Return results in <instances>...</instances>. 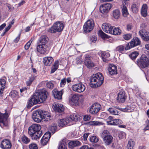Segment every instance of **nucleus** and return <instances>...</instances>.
Instances as JSON below:
<instances>
[{
  "label": "nucleus",
  "mask_w": 149,
  "mask_h": 149,
  "mask_svg": "<svg viewBox=\"0 0 149 149\" xmlns=\"http://www.w3.org/2000/svg\"><path fill=\"white\" fill-rule=\"evenodd\" d=\"M141 43V41L137 37H135L132 40V41L127 44L125 47V49L128 50L130 49L139 45Z\"/></svg>",
  "instance_id": "nucleus-8"
},
{
  "label": "nucleus",
  "mask_w": 149,
  "mask_h": 149,
  "mask_svg": "<svg viewBox=\"0 0 149 149\" xmlns=\"http://www.w3.org/2000/svg\"><path fill=\"white\" fill-rule=\"evenodd\" d=\"M98 34L102 38H107V35L102 30H100L98 32Z\"/></svg>",
  "instance_id": "nucleus-52"
},
{
  "label": "nucleus",
  "mask_w": 149,
  "mask_h": 149,
  "mask_svg": "<svg viewBox=\"0 0 149 149\" xmlns=\"http://www.w3.org/2000/svg\"><path fill=\"white\" fill-rule=\"evenodd\" d=\"M22 141L24 143L27 144L30 141V139L25 135H24L21 138Z\"/></svg>",
  "instance_id": "nucleus-44"
},
{
  "label": "nucleus",
  "mask_w": 149,
  "mask_h": 149,
  "mask_svg": "<svg viewBox=\"0 0 149 149\" xmlns=\"http://www.w3.org/2000/svg\"><path fill=\"white\" fill-rule=\"evenodd\" d=\"M84 63L85 65L88 68H91L94 66V63L91 61L88 58H86L85 60Z\"/></svg>",
  "instance_id": "nucleus-33"
},
{
  "label": "nucleus",
  "mask_w": 149,
  "mask_h": 149,
  "mask_svg": "<svg viewBox=\"0 0 149 149\" xmlns=\"http://www.w3.org/2000/svg\"><path fill=\"white\" fill-rule=\"evenodd\" d=\"M139 55V53L136 52H132L129 55L130 58L132 60L135 59Z\"/></svg>",
  "instance_id": "nucleus-47"
},
{
  "label": "nucleus",
  "mask_w": 149,
  "mask_h": 149,
  "mask_svg": "<svg viewBox=\"0 0 149 149\" xmlns=\"http://www.w3.org/2000/svg\"><path fill=\"white\" fill-rule=\"evenodd\" d=\"M49 141V140L48 139L42 138L40 141L41 144L43 146H45L47 144Z\"/></svg>",
  "instance_id": "nucleus-53"
},
{
  "label": "nucleus",
  "mask_w": 149,
  "mask_h": 149,
  "mask_svg": "<svg viewBox=\"0 0 149 149\" xmlns=\"http://www.w3.org/2000/svg\"><path fill=\"white\" fill-rule=\"evenodd\" d=\"M136 62L141 68H146L149 66V58L145 54H142L139 58L137 59Z\"/></svg>",
  "instance_id": "nucleus-3"
},
{
  "label": "nucleus",
  "mask_w": 149,
  "mask_h": 149,
  "mask_svg": "<svg viewBox=\"0 0 149 149\" xmlns=\"http://www.w3.org/2000/svg\"><path fill=\"white\" fill-rule=\"evenodd\" d=\"M121 33V31L118 28H115L113 26L112 29L110 33L115 35H119Z\"/></svg>",
  "instance_id": "nucleus-32"
},
{
  "label": "nucleus",
  "mask_w": 149,
  "mask_h": 149,
  "mask_svg": "<svg viewBox=\"0 0 149 149\" xmlns=\"http://www.w3.org/2000/svg\"><path fill=\"white\" fill-rule=\"evenodd\" d=\"M103 138L104 143L106 146L110 145L113 141V137L111 135L109 132L107 130H104L103 131L101 135Z\"/></svg>",
  "instance_id": "nucleus-5"
},
{
  "label": "nucleus",
  "mask_w": 149,
  "mask_h": 149,
  "mask_svg": "<svg viewBox=\"0 0 149 149\" xmlns=\"http://www.w3.org/2000/svg\"><path fill=\"white\" fill-rule=\"evenodd\" d=\"M104 79V77L100 73L93 74L90 79L91 86L93 88L100 86L103 83Z\"/></svg>",
  "instance_id": "nucleus-2"
},
{
  "label": "nucleus",
  "mask_w": 149,
  "mask_h": 149,
  "mask_svg": "<svg viewBox=\"0 0 149 149\" xmlns=\"http://www.w3.org/2000/svg\"><path fill=\"white\" fill-rule=\"evenodd\" d=\"M48 95V93L45 90L35 93V96H37L38 98V101L40 103H42L45 101Z\"/></svg>",
  "instance_id": "nucleus-7"
},
{
  "label": "nucleus",
  "mask_w": 149,
  "mask_h": 149,
  "mask_svg": "<svg viewBox=\"0 0 149 149\" xmlns=\"http://www.w3.org/2000/svg\"><path fill=\"white\" fill-rule=\"evenodd\" d=\"M113 17L116 19H117L120 15V11L118 9H116L113 11Z\"/></svg>",
  "instance_id": "nucleus-40"
},
{
  "label": "nucleus",
  "mask_w": 149,
  "mask_h": 149,
  "mask_svg": "<svg viewBox=\"0 0 149 149\" xmlns=\"http://www.w3.org/2000/svg\"><path fill=\"white\" fill-rule=\"evenodd\" d=\"M42 120L45 121H49L52 119L50 113L47 111L42 110Z\"/></svg>",
  "instance_id": "nucleus-26"
},
{
  "label": "nucleus",
  "mask_w": 149,
  "mask_h": 149,
  "mask_svg": "<svg viewBox=\"0 0 149 149\" xmlns=\"http://www.w3.org/2000/svg\"><path fill=\"white\" fill-rule=\"evenodd\" d=\"M71 120L69 118L61 119L58 120V125L59 127H63L69 124Z\"/></svg>",
  "instance_id": "nucleus-19"
},
{
  "label": "nucleus",
  "mask_w": 149,
  "mask_h": 149,
  "mask_svg": "<svg viewBox=\"0 0 149 149\" xmlns=\"http://www.w3.org/2000/svg\"><path fill=\"white\" fill-rule=\"evenodd\" d=\"M69 119L70 120H72L74 121H77L79 120L80 118L78 115L74 113L70 115V118Z\"/></svg>",
  "instance_id": "nucleus-39"
},
{
  "label": "nucleus",
  "mask_w": 149,
  "mask_h": 149,
  "mask_svg": "<svg viewBox=\"0 0 149 149\" xmlns=\"http://www.w3.org/2000/svg\"><path fill=\"white\" fill-rule=\"evenodd\" d=\"M118 136L120 139L125 138L126 136L125 133L122 131H119L118 133Z\"/></svg>",
  "instance_id": "nucleus-48"
},
{
  "label": "nucleus",
  "mask_w": 149,
  "mask_h": 149,
  "mask_svg": "<svg viewBox=\"0 0 149 149\" xmlns=\"http://www.w3.org/2000/svg\"><path fill=\"white\" fill-rule=\"evenodd\" d=\"M32 42V41L30 40L24 46L25 49L27 50L29 49Z\"/></svg>",
  "instance_id": "nucleus-59"
},
{
  "label": "nucleus",
  "mask_w": 149,
  "mask_h": 149,
  "mask_svg": "<svg viewBox=\"0 0 149 149\" xmlns=\"http://www.w3.org/2000/svg\"><path fill=\"white\" fill-rule=\"evenodd\" d=\"M97 37L94 36H92L90 37V40L92 42L95 43L97 40Z\"/></svg>",
  "instance_id": "nucleus-57"
},
{
  "label": "nucleus",
  "mask_w": 149,
  "mask_h": 149,
  "mask_svg": "<svg viewBox=\"0 0 149 149\" xmlns=\"http://www.w3.org/2000/svg\"><path fill=\"white\" fill-rule=\"evenodd\" d=\"M67 143L65 140H63L61 141L59 143L58 149H67Z\"/></svg>",
  "instance_id": "nucleus-37"
},
{
  "label": "nucleus",
  "mask_w": 149,
  "mask_h": 149,
  "mask_svg": "<svg viewBox=\"0 0 149 149\" xmlns=\"http://www.w3.org/2000/svg\"><path fill=\"white\" fill-rule=\"evenodd\" d=\"M54 61L53 58L52 57L47 56L43 58V62L45 65L50 66Z\"/></svg>",
  "instance_id": "nucleus-25"
},
{
  "label": "nucleus",
  "mask_w": 149,
  "mask_h": 149,
  "mask_svg": "<svg viewBox=\"0 0 149 149\" xmlns=\"http://www.w3.org/2000/svg\"><path fill=\"white\" fill-rule=\"evenodd\" d=\"M53 108L56 112L59 113L63 112L64 109L63 106L59 103L55 104L54 105H53Z\"/></svg>",
  "instance_id": "nucleus-20"
},
{
  "label": "nucleus",
  "mask_w": 149,
  "mask_h": 149,
  "mask_svg": "<svg viewBox=\"0 0 149 149\" xmlns=\"http://www.w3.org/2000/svg\"><path fill=\"white\" fill-rule=\"evenodd\" d=\"M79 149H93V148H89L88 146L84 145L81 147Z\"/></svg>",
  "instance_id": "nucleus-64"
},
{
  "label": "nucleus",
  "mask_w": 149,
  "mask_h": 149,
  "mask_svg": "<svg viewBox=\"0 0 149 149\" xmlns=\"http://www.w3.org/2000/svg\"><path fill=\"white\" fill-rule=\"evenodd\" d=\"M64 27V25L62 23L60 22H57L55 23L47 31L51 33L60 32L63 30Z\"/></svg>",
  "instance_id": "nucleus-4"
},
{
  "label": "nucleus",
  "mask_w": 149,
  "mask_h": 149,
  "mask_svg": "<svg viewBox=\"0 0 149 149\" xmlns=\"http://www.w3.org/2000/svg\"><path fill=\"white\" fill-rule=\"evenodd\" d=\"M11 27V25L9 24L8 26L5 29V31L3 33V34L2 35V36H3L5 33L10 29Z\"/></svg>",
  "instance_id": "nucleus-63"
},
{
  "label": "nucleus",
  "mask_w": 149,
  "mask_h": 149,
  "mask_svg": "<svg viewBox=\"0 0 149 149\" xmlns=\"http://www.w3.org/2000/svg\"><path fill=\"white\" fill-rule=\"evenodd\" d=\"M122 12L123 15L125 17H126L129 13L126 6L123 4L122 6Z\"/></svg>",
  "instance_id": "nucleus-38"
},
{
  "label": "nucleus",
  "mask_w": 149,
  "mask_h": 149,
  "mask_svg": "<svg viewBox=\"0 0 149 149\" xmlns=\"http://www.w3.org/2000/svg\"><path fill=\"white\" fill-rule=\"evenodd\" d=\"M47 46L45 45L38 44L37 47V49L39 53L44 54L46 51Z\"/></svg>",
  "instance_id": "nucleus-28"
},
{
  "label": "nucleus",
  "mask_w": 149,
  "mask_h": 149,
  "mask_svg": "<svg viewBox=\"0 0 149 149\" xmlns=\"http://www.w3.org/2000/svg\"><path fill=\"white\" fill-rule=\"evenodd\" d=\"M68 145L69 148H73L75 147L81 145V143L78 141H73L69 142Z\"/></svg>",
  "instance_id": "nucleus-31"
},
{
  "label": "nucleus",
  "mask_w": 149,
  "mask_h": 149,
  "mask_svg": "<svg viewBox=\"0 0 149 149\" xmlns=\"http://www.w3.org/2000/svg\"><path fill=\"white\" fill-rule=\"evenodd\" d=\"M101 106L98 103H94L89 108V111L91 114H97L100 110Z\"/></svg>",
  "instance_id": "nucleus-9"
},
{
  "label": "nucleus",
  "mask_w": 149,
  "mask_h": 149,
  "mask_svg": "<svg viewBox=\"0 0 149 149\" xmlns=\"http://www.w3.org/2000/svg\"><path fill=\"white\" fill-rule=\"evenodd\" d=\"M127 97L125 95V92L121 91L118 93L117 97V101L119 103H123L126 100Z\"/></svg>",
  "instance_id": "nucleus-14"
},
{
  "label": "nucleus",
  "mask_w": 149,
  "mask_h": 149,
  "mask_svg": "<svg viewBox=\"0 0 149 149\" xmlns=\"http://www.w3.org/2000/svg\"><path fill=\"white\" fill-rule=\"evenodd\" d=\"M57 129V127L56 126H51L50 128V130L53 133H54L55 131Z\"/></svg>",
  "instance_id": "nucleus-61"
},
{
  "label": "nucleus",
  "mask_w": 149,
  "mask_h": 149,
  "mask_svg": "<svg viewBox=\"0 0 149 149\" xmlns=\"http://www.w3.org/2000/svg\"><path fill=\"white\" fill-rule=\"evenodd\" d=\"M66 83V79L65 78H63L61 80L60 86L62 87H64Z\"/></svg>",
  "instance_id": "nucleus-55"
},
{
  "label": "nucleus",
  "mask_w": 149,
  "mask_h": 149,
  "mask_svg": "<svg viewBox=\"0 0 149 149\" xmlns=\"http://www.w3.org/2000/svg\"><path fill=\"white\" fill-rule=\"evenodd\" d=\"M52 93L55 98L58 100L62 99V95L63 93V90L59 91L54 89L52 91Z\"/></svg>",
  "instance_id": "nucleus-22"
},
{
  "label": "nucleus",
  "mask_w": 149,
  "mask_h": 149,
  "mask_svg": "<svg viewBox=\"0 0 149 149\" xmlns=\"http://www.w3.org/2000/svg\"><path fill=\"white\" fill-rule=\"evenodd\" d=\"M8 117L7 114L0 112V125L1 127L6 126L7 125V119Z\"/></svg>",
  "instance_id": "nucleus-12"
},
{
  "label": "nucleus",
  "mask_w": 149,
  "mask_h": 149,
  "mask_svg": "<svg viewBox=\"0 0 149 149\" xmlns=\"http://www.w3.org/2000/svg\"><path fill=\"white\" fill-rule=\"evenodd\" d=\"M110 3H106L102 5L100 7V12L102 13H108L112 7Z\"/></svg>",
  "instance_id": "nucleus-15"
},
{
  "label": "nucleus",
  "mask_w": 149,
  "mask_h": 149,
  "mask_svg": "<svg viewBox=\"0 0 149 149\" xmlns=\"http://www.w3.org/2000/svg\"><path fill=\"white\" fill-rule=\"evenodd\" d=\"M18 95V93L15 90L12 91L10 93V95L12 97H16Z\"/></svg>",
  "instance_id": "nucleus-42"
},
{
  "label": "nucleus",
  "mask_w": 149,
  "mask_h": 149,
  "mask_svg": "<svg viewBox=\"0 0 149 149\" xmlns=\"http://www.w3.org/2000/svg\"><path fill=\"white\" fill-rule=\"evenodd\" d=\"M107 124L110 125H117L123 123L122 121L119 119H113V120L107 121Z\"/></svg>",
  "instance_id": "nucleus-29"
},
{
  "label": "nucleus",
  "mask_w": 149,
  "mask_h": 149,
  "mask_svg": "<svg viewBox=\"0 0 149 149\" xmlns=\"http://www.w3.org/2000/svg\"><path fill=\"white\" fill-rule=\"evenodd\" d=\"M0 146L3 149H10L12 144L10 140L4 139L1 141Z\"/></svg>",
  "instance_id": "nucleus-13"
},
{
  "label": "nucleus",
  "mask_w": 149,
  "mask_h": 149,
  "mask_svg": "<svg viewBox=\"0 0 149 149\" xmlns=\"http://www.w3.org/2000/svg\"><path fill=\"white\" fill-rule=\"evenodd\" d=\"M48 40V37L46 35H42L39 39L38 44L45 45Z\"/></svg>",
  "instance_id": "nucleus-30"
},
{
  "label": "nucleus",
  "mask_w": 149,
  "mask_h": 149,
  "mask_svg": "<svg viewBox=\"0 0 149 149\" xmlns=\"http://www.w3.org/2000/svg\"><path fill=\"white\" fill-rule=\"evenodd\" d=\"M41 127L39 125L34 124L29 127L28 129V134L32 139L36 140L39 139L42 135Z\"/></svg>",
  "instance_id": "nucleus-1"
},
{
  "label": "nucleus",
  "mask_w": 149,
  "mask_h": 149,
  "mask_svg": "<svg viewBox=\"0 0 149 149\" xmlns=\"http://www.w3.org/2000/svg\"><path fill=\"white\" fill-rule=\"evenodd\" d=\"M134 145V143L132 140H130L127 147V149H132Z\"/></svg>",
  "instance_id": "nucleus-41"
},
{
  "label": "nucleus",
  "mask_w": 149,
  "mask_h": 149,
  "mask_svg": "<svg viewBox=\"0 0 149 149\" xmlns=\"http://www.w3.org/2000/svg\"><path fill=\"white\" fill-rule=\"evenodd\" d=\"M91 125H103V123L101 122L98 121H94L91 123Z\"/></svg>",
  "instance_id": "nucleus-50"
},
{
  "label": "nucleus",
  "mask_w": 149,
  "mask_h": 149,
  "mask_svg": "<svg viewBox=\"0 0 149 149\" xmlns=\"http://www.w3.org/2000/svg\"><path fill=\"white\" fill-rule=\"evenodd\" d=\"M89 134V133H85L83 134V137L85 141L87 140V139Z\"/></svg>",
  "instance_id": "nucleus-62"
},
{
  "label": "nucleus",
  "mask_w": 149,
  "mask_h": 149,
  "mask_svg": "<svg viewBox=\"0 0 149 149\" xmlns=\"http://www.w3.org/2000/svg\"><path fill=\"white\" fill-rule=\"evenodd\" d=\"M46 85L48 88L50 89H52L54 87V84L51 81L47 83Z\"/></svg>",
  "instance_id": "nucleus-54"
},
{
  "label": "nucleus",
  "mask_w": 149,
  "mask_h": 149,
  "mask_svg": "<svg viewBox=\"0 0 149 149\" xmlns=\"http://www.w3.org/2000/svg\"><path fill=\"white\" fill-rule=\"evenodd\" d=\"M29 149H38L37 145L35 143H32L29 145Z\"/></svg>",
  "instance_id": "nucleus-51"
},
{
  "label": "nucleus",
  "mask_w": 149,
  "mask_h": 149,
  "mask_svg": "<svg viewBox=\"0 0 149 149\" xmlns=\"http://www.w3.org/2000/svg\"><path fill=\"white\" fill-rule=\"evenodd\" d=\"M107 70L110 75H115L118 73L117 66L113 64H109Z\"/></svg>",
  "instance_id": "nucleus-16"
},
{
  "label": "nucleus",
  "mask_w": 149,
  "mask_h": 149,
  "mask_svg": "<svg viewBox=\"0 0 149 149\" xmlns=\"http://www.w3.org/2000/svg\"><path fill=\"white\" fill-rule=\"evenodd\" d=\"M6 78L0 79V96H3V92L6 86Z\"/></svg>",
  "instance_id": "nucleus-23"
},
{
  "label": "nucleus",
  "mask_w": 149,
  "mask_h": 149,
  "mask_svg": "<svg viewBox=\"0 0 149 149\" xmlns=\"http://www.w3.org/2000/svg\"><path fill=\"white\" fill-rule=\"evenodd\" d=\"M42 110H38L34 111L32 115V118L37 122H41L42 119Z\"/></svg>",
  "instance_id": "nucleus-10"
},
{
  "label": "nucleus",
  "mask_w": 149,
  "mask_h": 149,
  "mask_svg": "<svg viewBox=\"0 0 149 149\" xmlns=\"http://www.w3.org/2000/svg\"><path fill=\"white\" fill-rule=\"evenodd\" d=\"M35 93L34 94L33 96L29 100V104L27 105V108H29L34 104L40 103L38 102V98L37 96H36Z\"/></svg>",
  "instance_id": "nucleus-17"
},
{
  "label": "nucleus",
  "mask_w": 149,
  "mask_h": 149,
  "mask_svg": "<svg viewBox=\"0 0 149 149\" xmlns=\"http://www.w3.org/2000/svg\"><path fill=\"white\" fill-rule=\"evenodd\" d=\"M110 56L109 53L108 52H102L101 56L105 58H109Z\"/></svg>",
  "instance_id": "nucleus-56"
},
{
  "label": "nucleus",
  "mask_w": 149,
  "mask_h": 149,
  "mask_svg": "<svg viewBox=\"0 0 149 149\" xmlns=\"http://www.w3.org/2000/svg\"><path fill=\"white\" fill-rule=\"evenodd\" d=\"M35 79V77L34 76H32L29 77V79L26 82V84L27 86H29L32 82Z\"/></svg>",
  "instance_id": "nucleus-46"
},
{
  "label": "nucleus",
  "mask_w": 149,
  "mask_h": 149,
  "mask_svg": "<svg viewBox=\"0 0 149 149\" xmlns=\"http://www.w3.org/2000/svg\"><path fill=\"white\" fill-rule=\"evenodd\" d=\"M51 136V133L49 132H46L43 135L42 138L49 140Z\"/></svg>",
  "instance_id": "nucleus-49"
},
{
  "label": "nucleus",
  "mask_w": 149,
  "mask_h": 149,
  "mask_svg": "<svg viewBox=\"0 0 149 149\" xmlns=\"http://www.w3.org/2000/svg\"><path fill=\"white\" fill-rule=\"evenodd\" d=\"M108 111L110 113L114 115H118L120 113L119 111L114 107L109 108Z\"/></svg>",
  "instance_id": "nucleus-35"
},
{
  "label": "nucleus",
  "mask_w": 149,
  "mask_h": 149,
  "mask_svg": "<svg viewBox=\"0 0 149 149\" xmlns=\"http://www.w3.org/2000/svg\"><path fill=\"white\" fill-rule=\"evenodd\" d=\"M94 26V23L93 19L88 20L83 26L84 31L86 33L90 32L93 29Z\"/></svg>",
  "instance_id": "nucleus-6"
},
{
  "label": "nucleus",
  "mask_w": 149,
  "mask_h": 149,
  "mask_svg": "<svg viewBox=\"0 0 149 149\" xmlns=\"http://www.w3.org/2000/svg\"><path fill=\"white\" fill-rule=\"evenodd\" d=\"M90 141L92 143H97L99 141V138L96 136H92L90 138Z\"/></svg>",
  "instance_id": "nucleus-45"
},
{
  "label": "nucleus",
  "mask_w": 149,
  "mask_h": 149,
  "mask_svg": "<svg viewBox=\"0 0 149 149\" xmlns=\"http://www.w3.org/2000/svg\"><path fill=\"white\" fill-rule=\"evenodd\" d=\"M146 126L144 130V131L149 130V120H147L146 122Z\"/></svg>",
  "instance_id": "nucleus-58"
},
{
  "label": "nucleus",
  "mask_w": 149,
  "mask_h": 149,
  "mask_svg": "<svg viewBox=\"0 0 149 149\" xmlns=\"http://www.w3.org/2000/svg\"><path fill=\"white\" fill-rule=\"evenodd\" d=\"M79 97L77 94H74L71 97L70 100V103L74 105L77 106L78 105Z\"/></svg>",
  "instance_id": "nucleus-21"
},
{
  "label": "nucleus",
  "mask_w": 149,
  "mask_h": 149,
  "mask_svg": "<svg viewBox=\"0 0 149 149\" xmlns=\"http://www.w3.org/2000/svg\"><path fill=\"white\" fill-rule=\"evenodd\" d=\"M139 34L144 40L147 41L149 40V33L146 30H141L139 31Z\"/></svg>",
  "instance_id": "nucleus-18"
},
{
  "label": "nucleus",
  "mask_w": 149,
  "mask_h": 149,
  "mask_svg": "<svg viewBox=\"0 0 149 149\" xmlns=\"http://www.w3.org/2000/svg\"><path fill=\"white\" fill-rule=\"evenodd\" d=\"M131 35L130 34H127L124 36V38L126 40H128L131 38Z\"/></svg>",
  "instance_id": "nucleus-60"
},
{
  "label": "nucleus",
  "mask_w": 149,
  "mask_h": 149,
  "mask_svg": "<svg viewBox=\"0 0 149 149\" xmlns=\"http://www.w3.org/2000/svg\"><path fill=\"white\" fill-rule=\"evenodd\" d=\"M147 6L146 4H143L141 10V14L142 16L146 17L147 15Z\"/></svg>",
  "instance_id": "nucleus-34"
},
{
  "label": "nucleus",
  "mask_w": 149,
  "mask_h": 149,
  "mask_svg": "<svg viewBox=\"0 0 149 149\" xmlns=\"http://www.w3.org/2000/svg\"><path fill=\"white\" fill-rule=\"evenodd\" d=\"M85 88V86L82 83L73 85L72 86V88L73 91L79 93L84 91Z\"/></svg>",
  "instance_id": "nucleus-11"
},
{
  "label": "nucleus",
  "mask_w": 149,
  "mask_h": 149,
  "mask_svg": "<svg viewBox=\"0 0 149 149\" xmlns=\"http://www.w3.org/2000/svg\"><path fill=\"white\" fill-rule=\"evenodd\" d=\"M102 27L104 32L107 33H110L113 27L111 26L110 24L104 23L102 24Z\"/></svg>",
  "instance_id": "nucleus-27"
},
{
  "label": "nucleus",
  "mask_w": 149,
  "mask_h": 149,
  "mask_svg": "<svg viewBox=\"0 0 149 149\" xmlns=\"http://www.w3.org/2000/svg\"><path fill=\"white\" fill-rule=\"evenodd\" d=\"M135 107V106L133 104H130L125 108H120L119 109V110L125 112H131L134 110Z\"/></svg>",
  "instance_id": "nucleus-24"
},
{
  "label": "nucleus",
  "mask_w": 149,
  "mask_h": 149,
  "mask_svg": "<svg viewBox=\"0 0 149 149\" xmlns=\"http://www.w3.org/2000/svg\"><path fill=\"white\" fill-rule=\"evenodd\" d=\"M139 6L140 4L137 3H135L132 5V9L133 13H136L138 12Z\"/></svg>",
  "instance_id": "nucleus-36"
},
{
  "label": "nucleus",
  "mask_w": 149,
  "mask_h": 149,
  "mask_svg": "<svg viewBox=\"0 0 149 149\" xmlns=\"http://www.w3.org/2000/svg\"><path fill=\"white\" fill-rule=\"evenodd\" d=\"M125 48V47L123 45H120L117 47L116 48V50L120 53L124 51Z\"/></svg>",
  "instance_id": "nucleus-43"
}]
</instances>
